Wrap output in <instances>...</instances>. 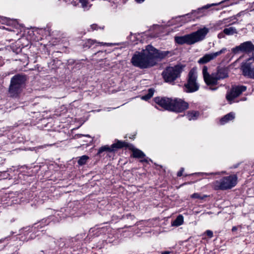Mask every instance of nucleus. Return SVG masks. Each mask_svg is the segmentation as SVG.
Masks as SVG:
<instances>
[{
	"instance_id": "obj_16",
	"label": "nucleus",
	"mask_w": 254,
	"mask_h": 254,
	"mask_svg": "<svg viewBox=\"0 0 254 254\" xmlns=\"http://www.w3.org/2000/svg\"><path fill=\"white\" fill-rule=\"evenodd\" d=\"M231 21L230 18H225L222 20L218 21L214 25V27L216 30L222 29L226 26H230L234 23H230Z\"/></svg>"
},
{
	"instance_id": "obj_39",
	"label": "nucleus",
	"mask_w": 254,
	"mask_h": 254,
	"mask_svg": "<svg viewBox=\"0 0 254 254\" xmlns=\"http://www.w3.org/2000/svg\"><path fill=\"white\" fill-rule=\"evenodd\" d=\"M82 136H83V135H82V134H77V136L79 137H81Z\"/></svg>"
},
{
	"instance_id": "obj_28",
	"label": "nucleus",
	"mask_w": 254,
	"mask_h": 254,
	"mask_svg": "<svg viewBox=\"0 0 254 254\" xmlns=\"http://www.w3.org/2000/svg\"><path fill=\"white\" fill-rule=\"evenodd\" d=\"M231 0H224L222 1L220 4H225L224 6H227L229 5H232L234 2L230 1Z\"/></svg>"
},
{
	"instance_id": "obj_43",
	"label": "nucleus",
	"mask_w": 254,
	"mask_h": 254,
	"mask_svg": "<svg viewBox=\"0 0 254 254\" xmlns=\"http://www.w3.org/2000/svg\"><path fill=\"white\" fill-rule=\"evenodd\" d=\"M123 0V2H124V3L126 2V0Z\"/></svg>"
},
{
	"instance_id": "obj_3",
	"label": "nucleus",
	"mask_w": 254,
	"mask_h": 254,
	"mask_svg": "<svg viewBox=\"0 0 254 254\" xmlns=\"http://www.w3.org/2000/svg\"><path fill=\"white\" fill-rule=\"evenodd\" d=\"M208 32V28L204 27L190 34L183 36H176L175 41L176 43L180 45L186 44L191 45L204 40Z\"/></svg>"
},
{
	"instance_id": "obj_9",
	"label": "nucleus",
	"mask_w": 254,
	"mask_h": 254,
	"mask_svg": "<svg viewBox=\"0 0 254 254\" xmlns=\"http://www.w3.org/2000/svg\"><path fill=\"white\" fill-rule=\"evenodd\" d=\"M247 90V87L244 85L234 86L228 91L226 95V99L231 103L237 97Z\"/></svg>"
},
{
	"instance_id": "obj_40",
	"label": "nucleus",
	"mask_w": 254,
	"mask_h": 254,
	"mask_svg": "<svg viewBox=\"0 0 254 254\" xmlns=\"http://www.w3.org/2000/svg\"><path fill=\"white\" fill-rule=\"evenodd\" d=\"M97 44H98V45H104V44H103V43H100V42L97 43Z\"/></svg>"
},
{
	"instance_id": "obj_24",
	"label": "nucleus",
	"mask_w": 254,
	"mask_h": 254,
	"mask_svg": "<svg viewBox=\"0 0 254 254\" xmlns=\"http://www.w3.org/2000/svg\"><path fill=\"white\" fill-rule=\"evenodd\" d=\"M89 157L88 156L83 155L78 159V164L80 166L83 165L86 163Z\"/></svg>"
},
{
	"instance_id": "obj_11",
	"label": "nucleus",
	"mask_w": 254,
	"mask_h": 254,
	"mask_svg": "<svg viewBox=\"0 0 254 254\" xmlns=\"http://www.w3.org/2000/svg\"><path fill=\"white\" fill-rule=\"evenodd\" d=\"M226 51V48H224L216 52L206 54L198 60L197 63L199 64H207L210 61L216 59L219 55L225 53Z\"/></svg>"
},
{
	"instance_id": "obj_19",
	"label": "nucleus",
	"mask_w": 254,
	"mask_h": 254,
	"mask_svg": "<svg viewBox=\"0 0 254 254\" xmlns=\"http://www.w3.org/2000/svg\"><path fill=\"white\" fill-rule=\"evenodd\" d=\"M223 30L224 33H225L227 36H231L238 34V31L234 27L226 26Z\"/></svg>"
},
{
	"instance_id": "obj_23",
	"label": "nucleus",
	"mask_w": 254,
	"mask_h": 254,
	"mask_svg": "<svg viewBox=\"0 0 254 254\" xmlns=\"http://www.w3.org/2000/svg\"><path fill=\"white\" fill-rule=\"evenodd\" d=\"M154 94V90L152 88H150L148 91V93L144 96L141 97V99L147 101L150 99L153 95Z\"/></svg>"
},
{
	"instance_id": "obj_10",
	"label": "nucleus",
	"mask_w": 254,
	"mask_h": 254,
	"mask_svg": "<svg viewBox=\"0 0 254 254\" xmlns=\"http://www.w3.org/2000/svg\"><path fill=\"white\" fill-rule=\"evenodd\" d=\"M232 52L237 54L241 52L247 54L254 52V45L251 41H246L232 49Z\"/></svg>"
},
{
	"instance_id": "obj_2",
	"label": "nucleus",
	"mask_w": 254,
	"mask_h": 254,
	"mask_svg": "<svg viewBox=\"0 0 254 254\" xmlns=\"http://www.w3.org/2000/svg\"><path fill=\"white\" fill-rule=\"evenodd\" d=\"M154 100L158 105L166 110L182 112L189 108V104L179 98L157 97Z\"/></svg>"
},
{
	"instance_id": "obj_36",
	"label": "nucleus",
	"mask_w": 254,
	"mask_h": 254,
	"mask_svg": "<svg viewBox=\"0 0 254 254\" xmlns=\"http://www.w3.org/2000/svg\"><path fill=\"white\" fill-rule=\"evenodd\" d=\"M71 3L74 6L76 5V1H74V0H73L72 1H71Z\"/></svg>"
},
{
	"instance_id": "obj_7",
	"label": "nucleus",
	"mask_w": 254,
	"mask_h": 254,
	"mask_svg": "<svg viewBox=\"0 0 254 254\" xmlns=\"http://www.w3.org/2000/svg\"><path fill=\"white\" fill-rule=\"evenodd\" d=\"M202 73L204 81L209 88L212 90L217 89V87L216 86L218 84V80L215 73L209 74L208 71V67L206 65H203L202 67Z\"/></svg>"
},
{
	"instance_id": "obj_6",
	"label": "nucleus",
	"mask_w": 254,
	"mask_h": 254,
	"mask_svg": "<svg viewBox=\"0 0 254 254\" xmlns=\"http://www.w3.org/2000/svg\"><path fill=\"white\" fill-rule=\"evenodd\" d=\"M197 75L196 69L191 68L189 72L187 82L184 85V90L187 93H191L197 91L199 89V84L197 81Z\"/></svg>"
},
{
	"instance_id": "obj_21",
	"label": "nucleus",
	"mask_w": 254,
	"mask_h": 254,
	"mask_svg": "<svg viewBox=\"0 0 254 254\" xmlns=\"http://www.w3.org/2000/svg\"><path fill=\"white\" fill-rule=\"evenodd\" d=\"M199 116V112L196 111L189 112L187 114V118L190 121L196 120Z\"/></svg>"
},
{
	"instance_id": "obj_5",
	"label": "nucleus",
	"mask_w": 254,
	"mask_h": 254,
	"mask_svg": "<svg viewBox=\"0 0 254 254\" xmlns=\"http://www.w3.org/2000/svg\"><path fill=\"white\" fill-rule=\"evenodd\" d=\"M185 66L178 64L174 66H168L162 72V76L166 82L173 83L181 76Z\"/></svg>"
},
{
	"instance_id": "obj_33",
	"label": "nucleus",
	"mask_w": 254,
	"mask_h": 254,
	"mask_svg": "<svg viewBox=\"0 0 254 254\" xmlns=\"http://www.w3.org/2000/svg\"><path fill=\"white\" fill-rule=\"evenodd\" d=\"M125 217L130 219L131 220H134L135 219V216L133 215H131L130 213L127 214Z\"/></svg>"
},
{
	"instance_id": "obj_37",
	"label": "nucleus",
	"mask_w": 254,
	"mask_h": 254,
	"mask_svg": "<svg viewBox=\"0 0 254 254\" xmlns=\"http://www.w3.org/2000/svg\"><path fill=\"white\" fill-rule=\"evenodd\" d=\"M170 252L168 251H165L162 253L161 254H170Z\"/></svg>"
},
{
	"instance_id": "obj_20",
	"label": "nucleus",
	"mask_w": 254,
	"mask_h": 254,
	"mask_svg": "<svg viewBox=\"0 0 254 254\" xmlns=\"http://www.w3.org/2000/svg\"><path fill=\"white\" fill-rule=\"evenodd\" d=\"M184 223V217L182 215H179L177 218L172 222L171 225L173 226L178 227Z\"/></svg>"
},
{
	"instance_id": "obj_1",
	"label": "nucleus",
	"mask_w": 254,
	"mask_h": 254,
	"mask_svg": "<svg viewBox=\"0 0 254 254\" xmlns=\"http://www.w3.org/2000/svg\"><path fill=\"white\" fill-rule=\"evenodd\" d=\"M168 52L160 51L151 45H148L141 52H136L132 56L131 62L134 66L140 68L151 67L156 64V60L165 58Z\"/></svg>"
},
{
	"instance_id": "obj_26",
	"label": "nucleus",
	"mask_w": 254,
	"mask_h": 254,
	"mask_svg": "<svg viewBox=\"0 0 254 254\" xmlns=\"http://www.w3.org/2000/svg\"><path fill=\"white\" fill-rule=\"evenodd\" d=\"M96 41L92 39H88L87 40L85 43L84 44V47L85 48H90L92 45H93L94 44L96 43Z\"/></svg>"
},
{
	"instance_id": "obj_32",
	"label": "nucleus",
	"mask_w": 254,
	"mask_h": 254,
	"mask_svg": "<svg viewBox=\"0 0 254 254\" xmlns=\"http://www.w3.org/2000/svg\"><path fill=\"white\" fill-rule=\"evenodd\" d=\"M79 2L82 4L83 7L87 6V0H78Z\"/></svg>"
},
{
	"instance_id": "obj_4",
	"label": "nucleus",
	"mask_w": 254,
	"mask_h": 254,
	"mask_svg": "<svg viewBox=\"0 0 254 254\" xmlns=\"http://www.w3.org/2000/svg\"><path fill=\"white\" fill-rule=\"evenodd\" d=\"M237 184V177L236 175H232L223 177L213 181L211 184V187L215 190H227L234 187Z\"/></svg>"
},
{
	"instance_id": "obj_18",
	"label": "nucleus",
	"mask_w": 254,
	"mask_h": 254,
	"mask_svg": "<svg viewBox=\"0 0 254 254\" xmlns=\"http://www.w3.org/2000/svg\"><path fill=\"white\" fill-rule=\"evenodd\" d=\"M235 118V114L234 113L231 112L227 115H225L223 117H222L220 120V123L221 125H224L229 122L232 121Z\"/></svg>"
},
{
	"instance_id": "obj_38",
	"label": "nucleus",
	"mask_w": 254,
	"mask_h": 254,
	"mask_svg": "<svg viewBox=\"0 0 254 254\" xmlns=\"http://www.w3.org/2000/svg\"><path fill=\"white\" fill-rule=\"evenodd\" d=\"M144 0H136V1L137 2H139V3H141L142 2H143Z\"/></svg>"
},
{
	"instance_id": "obj_27",
	"label": "nucleus",
	"mask_w": 254,
	"mask_h": 254,
	"mask_svg": "<svg viewBox=\"0 0 254 254\" xmlns=\"http://www.w3.org/2000/svg\"><path fill=\"white\" fill-rule=\"evenodd\" d=\"M207 196L206 195H203V196H201L198 193H194L191 195V198H197L199 199H203L205 198Z\"/></svg>"
},
{
	"instance_id": "obj_30",
	"label": "nucleus",
	"mask_w": 254,
	"mask_h": 254,
	"mask_svg": "<svg viewBox=\"0 0 254 254\" xmlns=\"http://www.w3.org/2000/svg\"><path fill=\"white\" fill-rule=\"evenodd\" d=\"M225 35H226V34H225V33H224V30H223L222 32H220L218 34L217 37L219 39H221V38H225Z\"/></svg>"
},
{
	"instance_id": "obj_17",
	"label": "nucleus",
	"mask_w": 254,
	"mask_h": 254,
	"mask_svg": "<svg viewBox=\"0 0 254 254\" xmlns=\"http://www.w3.org/2000/svg\"><path fill=\"white\" fill-rule=\"evenodd\" d=\"M215 74L218 80L224 79L228 76V69L227 67H219Z\"/></svg>"
},
{
	"instance_id": "obj_42",
	"label": "nucleus",
	"mask_w": 254,
	"mask_h": 254,
	"mask_svg": "<svg viewBox=\"0 0 254 254\" xmlns=\"http://www.w3.org/2000/svg\"><path fill=\"white\" fill-rule=\"evenodd\" d=\"M85 136H87V137H90V136L89 135H88H88H86Z\"/></svg>"
},
{
	"instance_id": "obj_41",
	"label": "nucleus",
	"mask_w": 254,
	"mask_h": 254,
	"mask_svg": "<svg viewBox=\"0 0 254 254\" xmlns=\"http://www.w3.org/2000/svg\"><path fill=\"white\" fill-rule=\"evenodd\" d=\"M141 162H147V160L146 159H143L141 161Z\"/></svg>"
},
{
	"instance_id": "obj_29",
	"label": "nucleus",
	"mask_w": 254,
	"mask_h": 254,
	"mask_svg": "<svg viewBox=\"0 0 254 254\" xmlns=\"http://www.w3.org/2000/svg\"><path fill=\"white\" fill-rule=\"evenodd\" d=\"M206 235L208 236V238H211L213 236V232L211 230H207L205 231Z\"/></svg>"
},
{
	"instance_id": "obj_22",
	"label": "nucleus",
	"mask_w": 254,
	"mask_h": 254,
	"mask_svg": "<svg viewBox=\"0 0 254 254\" xmlns=\"http://www.w3.org/2000/svg\"><path fill=\"white\" fill-rule=\"evenodd\" d=\"M132 156L134 158L142 159L145 157V154L141 150L137 149L132 150Z\"/></svg>"
},
{
	"instance_id": "obj_25",
	"label": "nucleus",
	"mask_w": 254,
	"mask_h": 254,
	"mask_svg": "<svg viewBox=\"0 0 254 254\" xmlns=\"http://www.w3.org/2000/svg\"><path fill=\"white\" fill-rule=\"evenodd\" d=\"M104 26H99L97 24H93L90 25V28L87 29L88 32L93 31L94 30H98L99 29L103 30Z\"/></svg>"
},
{
	"instance_id": "obj_13",
	"label": "nucleus",
	"mask_w": 254,
	"mask_h": 254,
	"mask_svg": "<svg viewBox=\"0 0 254 254\" xmlns=\"http://www.w3.org/2000/svg\"><path fill=\"white\" fill-rule=\"evenodd\" d=\"M241 69L244 76L254 79V67L250 63L248 62L243 63Z\"/></svg>"
},
{
	"instance_id": "obj_14",
	"label": "nucleus",
	"mask_w": 254,
	"mask_h": 254,
	"mask_svg": "<svg viewBox=\"0 0 254 254\" xmlns=\"http://www.w3.org/2000/svg\"><path fill=\"white\" fill-rule=\"evenodd\" d=\"M26 80V76L25 75L18 74L13 76L10 80V83L15 85L22 87Z\"/></svg>"
},
{
	"instance_id": "obj_31",
	"label": "nucleus",
	"mask_w": 254,
	"mask_h": 254,
	"mask_svg": "<svg viewBox=\"0 0 254 254\" xmlns=\"http://www.w3.org/2000/svg\"><path fill=\"white\" fill-rule=\"evenodd\" d=\"M242 228V226L241 225H238L237 226H233L232 228V231L235 232V231H237V230H238L239 229H241Z\"/></svg>"
},
{
	"instance_id": "obj_8",
	"label": "nucleus",
	"mask_w": 254,
	"mask_h": 254,
	"mask_svg": "<svg viewBox=\"0 0 254 254\" xmlns=\"http://www.w3.org/2000/svg\"><path fill=\"white\" fill-rule=\"evenodd\" d=\"M129 146V143L125 141L118 140L117 142L113 143L111 146L106 145L99 148L98 149L97 155H101L103 152H114L118 149L123 148L124 147L127 148Z\"/></svg>"
},
{
	"instance_id": "obj_34",
	"label": "nucleus",
	"mask_w": 254,
	"mask_h": 254,
	"mask_svg": "<svg viewBox=\"0 0 254 254\" xmlns=\"http://www.w3.org/2000/svg\"><path fill=\"white\" fill-rule=\"evenodd\" d=\"M184 171V168H181L180 171L177 173L178 177H181L183 175V173Z\"/></svg>"
},
{
	"instance_id": "obj_15",
	"label": "nucleus",
	"mask_w": 254,
	"mask_h": 254,
	"mask_svg": "<svg viewBox=\"0 0 254 254\" xmlns=\"http://www.w3.org/2000/svg\"><path fill=\"white\" fill-rule=\"evenodd\" d=\"M22 87L10 83L8 90L10 96L13 98L18 97L22 91Z\"/></svg>"
},
{
	"instance_id": "obj_35",
	"label": "nucleus",
	"mask_w": 254,
	"mask_h": 254,
	"mask_svg": "<svg viewBox=\"0 0 254 254\" xmlns=\"http://www.w3.org/2000/svg\"><path fill=\"white\" fill-rule=\"evenodd\" d=\"M250 60L254 61V53H253L252 56L248 60V62H249Z\"/></svg>"
},
{
	"instance_id": "obj_12",
	"label": "nucleus",
	"mask_w": 254,
	"mask_h": 254,
	"mask_svg": "<svg viewBox=\"0 0 254 254\" xmlns=\"http://www.w3.org/2000/svg\"><path fill=\"white\" fill-rule=\"evenodd\" d=\"M215 5H216V4H207L202 7L198 8L196 10L192 11L191 13L186 14L185 17L190 18L189 21H194L195 19L205 15V10L209 8L210 6Z\"/></svg>"
}]
</instances>
